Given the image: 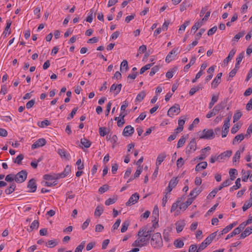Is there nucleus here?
Segmentation results:
<instances>
[{"label": "nucleus", "instance_id": "5", "mask_svg": "<svg viewBox=\"0 0 252 252\" xmlns=\"http://www.w3.org/2000/svg\"><path fill=\"white\" fill-rule=\"evenodd\" d=\"M180 112V105L178 104H174L170 107L167 112V115L170 117H172L174 113L177 114Z\"/></svg>", "mask_w": 252, "mask_h": 252}, {"label": "nucleus", "instance_id": "29", "mask_svg": "<svg viewBox=\"0 0 252 252\" xmlns=\"http://www.w3.org/2000/svg\"><path fill=\"white\" fill-rule=\"evenodd\" d=\"M81 143L85 148H88L91 145V142L86 138H82L80 141Z\"/></svg>", "mask_w": 252, "mask_h": 252}, {"label": "nucleus", "instance_id": "42", "mask_svg": "<svg viewBox=\"0 0 252 252\" xmlns=\"http://www.w3.org/2000/svg\"><path fill=\"white\" fill-rule=\"evenodd\" d=\"M108 132V129L105 127H101L99 128V133L100 136H104Z\"/></svg>", "mask_w": 252, "mask_h": 252}, {"label": "nucleus", "instance_id": "35", "mask_svg": "<svg viewBox=\"0 0 252 252\" xmlns=\"http://www.w3.org/2000/svg\"><path fill=\"white\" fill-rule=\"evenodd\" d=\"M178 182L177 177H173L169 181L168 185L174 189L177 186Z\"/></svg>", "mask_w": 252, "mask_h": 252}, {"label": "nucleus", "instance_id": "58", "mask_svg": "<svg viewBox=\"0 0 252 252\" xmlns=\"http://www.w3.org/2000/svg\"><path fill=\"white\" fill-rule=\"evenodd\" d=\"M116 201H117V198H109L105 201V204L106 205L109 206L111 204H113L115 203Z\"/></svg>", "mask_w": 252, "mask_h": 252}, {"label": "nucleus", "instance_id": "51", "mask_svg": "<svg viewBox=\"0 0 252 252\" xmlns=\"http://www.w3.org/2000/svg\"><path fill=\"white\" fill-rule=\"evenodd\" d=\"M205 29L204 28L200 29L199 32L197 33L195 35V40L198 41V40L200 38L201 35L205 32Z\"/></svg>", "mask_w": 252, "mask_h": 252}, {"label": "nucleus", "instance_id": "63", "mask_svg": "<svg viewBox=\"0 0 252 252\" xmlns=\"http://www.w3.org/2000/svg\"><path fill=\"white\" fill-rule=\"evenodd\" d=\"M77 110H78V108L77 107L74 108L72 109L71 112L68 115L67 119L68 120H69L70 119L73 118L74 116V115H75V114L76 113V112H77Z\"/></svg>", "mask_w": 252, "mask_h": 252}, {"label": "nucleus", "instance_id": "57", "mask_svg": "<svg viewBox=\"0 0 252 252\" xmlns=\"http://www.w3.org/2000/svg\"><path fill=\"white\" fill-rule=\"evenodd\" d=\"M108 189H109L108 185L105 184L99 188V189H98V191L100 193H103L105 192L106 191H107V190H108Z\"/></svg>", "mask_w": 252, "mask_h": 252}, {"label": "nucleus", "instance_id": "59", "mask_svg": "<svg viewBox=\"0 0 252 252\" xmlns=\"http://www.w3.org/2000/svg\"><path fill=\"white\" fill-rule=\"evenodd\" d=\"M217 192V188H215L207 196V199H210L214 198Z\"/></svg>", "mask_w": 252, "mask_h": 252}, {"label": "nucleus", "instance_id": "45", "mask_svg": "<svg viewBox=\"0 0 252 252\" xmlns=\"http://www.w3.org/2000/svg\"><path fill=\"white\" fill-rule=\"evenodd\" d=\"M146 245V243L141 244L139 239L135 240L132 244V246L141 248Z\"/></svg>", "mask_w": 252, "mask_h": 252}, {"label": "nucleus", "instance_id": "14", "mask_svg": "<svg viewBox=\"0 0 252 252\" xmlns=\"http://www.w3.org/2000/svg\"><path fill=\"white\" fill-rule=\"evenodd\" d=\"M222 73L221 72L217 74V76L213 80L212 83V87H214V88H216L218 85L220 83V79L222 76Z\"/></svg>", "mask_w": 252, "mask_h": 252}, {"label": "nucleus", "instance_id": "25", "mask_svg": "<svg viewBox=\"0 0 252 252\" xmlns=\"http://www.w3.org/2000/svg\"><path fill=\"white\" fill-rule=\"evenodd\" d=\"M16 187L15 183L13 182L10 184V186L5 190V193L6 194H10L15 190Z\"/></svg>", "mask_w": 252, "mask_h": 252}, {"label": "nucleus", "instance_id": "1", "mask_svg": "<svg viewBox=\"0 0 252 252\" xmlns=\"http://www.w3.org/2000/svg\"><path fill=\"white\" fill-rule=\"evenodd\" d=\"M151 244L153 248L156 249H160L163 246V241L160 233L157 232L152 235Z\"/></svg>", "mask_w": 252, "mask_h": 252}, {"label": "nucleus", "instance_id": "44", "mask_svg": "<svg viewBox=\"0 0 252 252\" xmlns=\"http://www.w3.org/2000/svg\"><path fill=\"white\" fill-rule=\"evenodd\" d=\"M230 175V179L231 180H234L236 177L234 176L235 174H237V171L235 169H230L229 171Z\"/></svg>", "mask_w": 252, "mask_h": 252}, {"label": "nucleus", "instance_id": "22", "mask_svg": "<svg viewBox=\"0 0 252 252\" xmlns=\"http://www.w3.org/2000/svg\"><path fill=\"white\" fill-rule=\"evenodd\" d=\"M178 50V48L176 49H173L171 52H170L167 55L165 62L167 63H169L171 61H172L173 59V54H175Z\"/></svg>", "mask_w": 252, "mask_h": 252}, {"label": "nucleus", "instance_id": "8", "mask_svg": "<svg viewBox=\"0 0 252 252\" xmlns=\"http://www.w3.org/2000/svg\"><path fill=\"white\" fill-rule=\"evenodd\" d=\"M46 143V140L44 138H40L38 139L32 145V149H35L36 148L42 147Z\"/></svg>", "mask_w": 252, "mask_h": 252}, {"label": "nucleus", "instance_id": "15", "mask_svg": "<svg viewBox=\"0 0 252 252\" xmlns=\"http://www.w3.org/2000/svg\"><path fill=\"white\" fill-rule=\"evenodd\" d=\"M236 52V50L234 48L232 49L230 52L229 53V54L224 60H223V63L224 64H227L229 61H231V60L233 58L234 55H235V53Z\"/></svg>", "mask_w": 252, "mask_h": 252}, {"label": "nucleus", "instance_id": "61", "mask_svg": "<svg viewBox=\"0 0 252 252\" xmlns=\"http://www.w3.org/2000/svg\"><path fill=\"white\" fill-rule=\"evenodd\" d=\"M34 103H35V99H31V100H30L26 103V108L27 109L31 108L32 107H33Z\"/></svg>", "mask_w": 252, "mask_h": 252}, {"label": "nucleus", "instance_id": "6", "mask_svg": "<svg viewBox=\"0 0 252 252\" xmlns=\"http://www.w3.org/2000/svg\"><path fill=\"white\" fill-rule=\"evenodd\" d=\"M139 198V195L136 192L133 194L129 198L128 201L126 202V206H129L135 204Z\"/></svg>", "mask_w": 252, "mask_h": 252}, {"label": "nucleus", "instance_id": "47", "mask_svg": "<svg viewBox=\"0 0 252 252\" xmlns=\"http://www.w3.org/2000/svg\"><path fill=\"white\" fill-rule=\"evenodd\" d=\"M240 233L238 232V230H237L236 228L232 231V232L228 234L225 238V240H228V239H230V238H232L234 236L239 234Z\"/></svg>", "mask_w": 252, "mask_h": 252}, {"label": "nucleus", "instance_id": "12", "mask_svg": "<svg viewBox=\"0 0 252 252\" xmlns=\"http://www.w3.org/2000/svg\"><path fill=\"white\" fill-rule=\"evenodd\" d=\"M194 199V197L189 198L187 200L183 203H181L180 205L179 208L180 210H185L189 206L191 205L193 200Z\"/></svg>", "mask_w": 252, "mask_h": 252}, {"label": "nucleus", "instance_id": "4", "mask_svg": "<svg viewBox=\"0 0 252 252\" xmlns=\"http://www.w3.org/2000/svg\"><path fill=\"white\" fill-rule=\"evenodd\" d=\"M197 148L196 139L195 138H192L187 147H186V153L187 154H189L192 152L196 151Z\"/></svg>", "mask_w": 252, "mask_h": 252}, {"label": "nucleus", "instance_id": "62", "mask_svg": "<svg viewBox=\"0 0 252 252\" xmlns=\"http://www.w3.org/2000/svg\"><path fill=\"white\" fill-rule=\"evenodd\" d=\"M153 231L154 229L152 228H151L150 229L148 230L147 231H146V232H144L143 237L147 238L148 239H149L151 237V234Z\"/></svg>", "mask_w": 252, "mask_h": 252}, {"label": "nucleus", "instance_id": "26", "mask_svg": "<svg viewBox=\"0 0 252 252\" xmlns=\"http://www.w3.org/2000/svg\"><path fill=\"white\" fill-rule=\"evenodd\" d=\"M166 157V156L164 153H162L158 156L156 161V166L157 167L161 164V162L164 160Z\"/></svg>", "mask_w": 252, "mask_h": 252}, {"label": "nucleus", "instance_id": "43", "mask_svg": "<svg viewBox=\"0 0 252 252\" xmlns=\"http://www.w3.org/2000/svg\"><path fill=\"white\" fill-rule=\"evenodd\" d=\"M174 245L175 247L181 248L184 246V243L183 241L177 239L174 241Z\"/></svg>", "mask_w": 252, "mask_h": 252}, {"label": "nucleus", "instance_id": "37", "mask_svg": "<svg viewBox=\"0 0 252 252\" xmlns=\"http://www.w3.org/2000/svg\"><path fill=\"white\" fill-rule=\"evenodd\" d=\"M94 13V10L93 8L91 9L88 14V16L86 18V21L89 23H92L93 20V14Z\"/></svg>", "mask_w": 252, "mask_h": 252}, {"label": "nucleus", "instance_id": "24", "mask_svg": "<svg viewBox=\"0 0 252 252\" xmlns=\"http://www.w3.org/2000/svg\"><path fill=\"white\" fill-rule=\"evenodd\" d=\"M232 152L231 151H225L218 156L220 159H225L226 158H229L232 154Z\"/></svg>", "mask_w": 252, "mask_h": 252}, {"label": "nucleus", "instance_id": "9", "mask_svg": "<svg viewBox=\"0 0 252 252\" xmlns=\"http://www.w3.org/2000/svg\"><path fill=\"white\" fill-rule=\"evenodd\" d=\"M134 132V129L133 127L131 126H126L123 132V135L124 136H131Z\"/></svg>", "mask_w": 252, "mask_h": 252}, {"label": "nucleus", "instance_id": "17", "mask_svg": "<svg viewBox=\"0 0 252 252\" xmlns=\"http://www.w3.org/2000/svg\"><path fill=\"white\" fill-rule=\"evenodd\" d=\"M58 154L61 158H63L67 160L69 159L70 155L66 154V151L63 149H59L57 151Z\"/></svg>", "mask_w": 252, "mask_h": 252}, {"label": "nucleus", "instance_id": "46", "mask_svg": "<svg viewBox=\"0 0 252 252\" xmlns=\"http://www.w3.org/2000/svg\"><path fill=\"white\" fill-rule=\"evenodd\" d=\"M46 244H47V245H48V246L49 247L52 248L55 247L56 245H57L58 244V242L56 240L54 239V240L48 241Z\"/></svg>", "mask_w": 252, "mask_h": 252}, {"label": "nucleus", "instance_id": "34", "mask_svg": "<svg viewBox=\"0 0 252 252\" xmlns=\"http://www.w3.org/2000/svg\"><path fill=\"white\" fill-rule=\"evenodd\" d=\"M202 21H197L196 22L194 25L192 27L191 32H193V33H195V32L201 27V26L202 25Z\"/></svg>", "mask_w": 252, "mask_h": 252}, {"label": "nucleus", "instance_id": "28", "mask_svg": "<svg viewBox=\"0 0 252 252\" xmlns=\"http://www.w3.org/2000/svg\"><path fill=\"white\" fill-rule=\"evenodd\" d=\"M188 135H187L186 136H185L184 135H183L181 138L179 140L177 145V148H180L182 147L184 144L186 142V138L188 137Z\"/></svg>", "mask_w": 252, "mask_h": 252}, {"label": "nucleus", "instance_id": "7", "mask_svg": "<svg viewBox=\"0 0 252 252\" xmlns=\"http://www.w3.org/2000/svg\"><path fill=\"white\" fill-rule=\"evenodd\" d=\"M28 188L30 189L29 192H35L37 188L36 180L34 178H32L29 180L27 185Z\"/></svg>", "mask_w": 252, "mask_h": 252}, {"label": "nucleus", "instance_id": "64", "mask_svg": "<svg viewBox=\"0 0 252 252\" xmlns=\"http://www.w3.org/2000/svg\"><path fill=\"white\" fill-rule=\"evenodd\" d=\"M248 225V223H246V221L243 222L241 223L238 227L236 228L238 230V232L240 233L245 227V226Z\"/></svg>", "mask_w": 252, "mask_h": 252}, {"label": "nucleus", "instance_id": "54", "mask_svg": "<svg viewBox=\"0 0 252 252\" xmlns=\"http://www.w3.org/2000/svg\"><path fill=\"white\" fill-rule=\"evenodd\" d=\"M241 126L238 125V124H235L231 129V132L232 134L236 133L240 129Z\"/></svg>", "mask_w": 252, "mask_h": 252}, {"label": "nucleus", "instance_id": "39", "mask_svg": "<svg viewBox=\"0 0 252 252\" xmlns=\"http://www.w3.org/2000/svg\"><path fill=\"white\" fill-rule=\"evenodd\" d=\"M23 155L20 154L16 158L13 159V161L14 163H17L18 165H20L22 164V160L23 159Z\"/></svg>", "mask_w": 252, "mask_h": 252}, {"label": "nucleus", "instance_id": "13", "mask_svg": "<svg viewBox=\"0 0 252 252\" xmlns=\"http://www.w3.org/2000/svg\"><path fill=\"white\" fill-rule=\"evenodd\" d=\"M71 172V167L69 165H67L63 171L61 173H58V175L60 178H63L67 176Z\"/></svg>", "mask_w": 252, "mask_h": 252}, {"label": "nucleus", "instance_id": "48", "mask_svg": "<svg viewBox=\"0 0 252 252\" xmlns=\"http://www.w3.org/2000/svg\"><path fill=\"white\" fill-rule=\"evenodd\" d=\"M85 241H82L81 244L75 249V252H82V250L85 247Z\"/></svg>", "mask_w": 252, "mask_h": 252}, {"label": "nucleus", "instance_id": "55", "mask_svg": "<svg viewBox=\"0 0 252 252\" xmlns=\"http://www.w3.org/2000/svg\"><path fill=\"white\" fill-rule=\"evenodd\" d=\"M181 203V200H179V199L175 202V203H174L172 205V207H171V212H173L174 211H175L176 209L177 208L178 206L179 205V204Z\"/></svg>", "mask_w": 252, "mask_h": 252}, {"label": "nucleus", "instance_id": "60", "mask_svg": "<svg viewBox=\"0 0 252 252\" xmlns=\"http://www.w3.org/2000/svg\"><path fill=\"white\" fill-rule=\"evenodd\" d=\"M159 70L158 66L156 65L152 68L151 71L150 72V76H153L156 72H157Z\"/></svg>", "mask_w": 252, "mask_h": 252}, {"label": "nucleus", "instance_id": "2", "mask_svg": "<svg viewBox=\"0 0 252 252\" xmlns=\"http://www.w3.org/2000/svg\"><path fill=\"white\" fill-rule=\"evenodd\" d=\"M15 182L17 183H22L27 179L28 172L26 170H22L21 171L15 174Z\"/></svg>", "mask_w": 252, "mask_h": 252}, {"label": "nucleus", "instance_id": "53", "mask_svg": "<svg viewBox=\"0 0 252 252\" xmlns=\"http://www.w3.org/2000/svg\"><path fill=\"white\" fill-rule=\"evenodd\" d=\"M143 168L142 166H138L137 169L134 174V178H137L139 177L142 173Z\"/></svg>", "mask_w": 252, "mask_h": 252}, {"label": "nucleus", "instance_id": "16", "mask_svg": "<svg viewBox=\"0 0 252 252\" xmlns=\"http://www.w3.org/2000/svg\"><path fill=\"white\" fill-rule=\"evenodd\" d=\"M251 233H252V226L251 227H247L246 229L242 232L240 235V238L244 239L250 235Z\"/></svg>", "mask_w": 252, "mask_h": 252}, {"label": "nucleus", "instance_id": "30", "mask_svg": "<svg viewBox=\"0 0 252 252\" xmlns=\"http://www.w3.org/2000/svg\"><path fill=\"white\" fill-rule=\"evenodd\" d=\"M229 126L230 125L224 124L221 133L222 137H225L227 136Z\"/></svg>", "mask_w": 252, "mask_h": 252}, {"label": "nucleus", "instance_id": "56", "mask_svg": "<svg viewBox=\"0 0 252 252\" xmlns=\"http://www.w3.org/2000/svg\"><path fill=\"white\" fill-rule=\"evenodd\" d=\"M154 218V219L152 220V222H153V225H152V227L151 228H152L153 229H154L155 228L158 227V217H153Z\"/></svg>", "mask_w": 252, "mask_h": 252}, {"label": "nucleus", "instance_id": "11", "mask_svg": "<svg viewBox=\"0 0 252 252\" xmlns=\"http://www.w3.org/2000/svg\"><path fill=\"white\" fill-rule=\"evenodd\" d=\"M228 98H226L224 99L223 101H221L220 103L217 104L214 108L215 109V110L219 113V112L223 109H224L226 106V103L227 102Z\"/></svg>", "mask_w": 252, "mask_h": 252}, {"label": "nucleus", "instance_id": "50", "mask_svg": "<svg viewBox=\"0 0 252 252\" xmlns=\"http://www.w3.org/2000/svg\"><path fill=\"white\" fill-rule=\"evenodd\" d=\"M242 114L241 112L237 111L236 112L233 116V123L238 121L241 117Z\"/></svg>", "mask_w": 252, "mask_h": 252}, {"label": "nucleus", "instance_id": "40", "mask_svg": "<svg viewBox=\"0 0 252 252\" xmlns=\"http://www.w3.org/2000/svg\"><path fill=\"white\" fill-rule=\"evenodd\" d=\"M103 212V208L101 206H97L94 211V216L99 217Z\"/></svg>", "mask_w": 252, "mask_h": 252}, {"label": "nucleus", "instance_id": "52", "mask_svg": "<svg viewBox=\"0 0 252 252\" xmlns=\"http://www.w3.org/2000/svg\"><path fill=\"white\" fill-rule=\"evenodd\" d=\"M153 65V63H149L145 65L140 69V73L143 74L145 71L150 69Z\"/></svg>", "mask_w": 252, "mask_h": 252}, {"label": "nucleus", "instance_id": "41", "mask_svg": "<svg viewBox=\"0 0 252 252\" xmlns=\"http://www.w3.org/2000/svg\"><path fill=\"white\" fill-rule=\"evenodd\" d=\"M124 69H125V71H126L128 69V63L126 60H123L121 63L120 70L121 71H123Z\"/></svg>", "mask_w": 252, "mask_h": 252}, {"label": "nucleus", "instance_id": "3", "mask_svg": "<svg viewBox=\"0 0 252 252\" xmlns=\"http://www.w3.org/2000/svg\"><path fill=\"white\" fill-rule=\"evenodd\" d=\"M215 137V133L212 129H204L202 131V135L200 139H212Z\"/></svg>", "mask_w": 252, "mask_h": 252}, {"label": "nucleus", "instance_id": "49", "mask_svg": "<svg viewBox=\"0 0 252 252\" xmlns=\"http://www.w3.org/2000/svg\"><path fill=\"white\" fill-rule=\"evenodd\" d=\"M218 114V113L217 112L216 110H215V109L213 108L211 111H210L208 114L206 115V117L207 118H210L212 117L213 116H215Z\"/></svg>", "mask_w": 252, "mask_h": 252}, {"label": "nucleus", "instance_id": "20", "mask_svg": "<svg viewBox=\"0 0 252 252\" xmlns=\"http://www.w3.org/2000/svg\"><path fill=\"white\" fill-rule=\"evenodd\" d=\"M39 222L37 220H34L32 223L30 228H27V230L29 232L32 231L33 229H37L39 227Z\"/></svg>", "mask_w": 252, "mask_h": 252}, {"label": "nucleus", "instance_id": "38", "mask_svg": "<svg viewBox=\"0 0 252 252\" xmlns=\"http://www.w3.org/2000/svg\"><path fill=\"white\" fill-rule=\"evenodd\" d=\"M146 93L144 91L140 92L137 95L135 100L141 102L145 97Z\"/></svg>", "mask_w": 252, "mask_h": 252}, {"label": "nucleus", "instance_id": "31", "mask_svg": "<svg viewBox=\"0 0 252 252\" xmlns=\"http://www.w3.org/2000/svg\"><path fill=\"white\" fill-rule=\"evenodd\" d=\"M202 190L198 189V188H195L189 193V196L191 197H196L201 192Z\"/></svg>", "mask_w": 252, "mask_h": 252}, {"label": "nucleus", "instance_id": "32", "mask_svg": "<svg viewBox=\"0 0 252 252\" xmlns=\"http://www.w3.org/2000/svg\"><path fill=\"white\" fill-rule=\"evenodd\" d=\"M202 88V86L201 84H199L196 87L191 88L189 92V95H193L196 92L198 91L199 90H201Z\"/></svg>", "mask_w": 252, "mask_h": 252}, {"label": "nucleus", "instance_id": "36", "mask_svg": "<svg viewBox=\"0 0 252 252\" xmlns=\"http://www.w3.org/2000/svg\"><path fill=\"white\" fill-rule=\"evenodd\" d=\"M5 181L7 182H13L14 181H15V174L12 173L8 174L5 177Z\"/></svg>", "mask_w": 252, "mask_h": 252}, {"label": "nucleus", "instance_id": "21", "mask_svg": "<svg viewBox=\"0 0 252 252\" xmlns=\"http://www.w3.org/2000/svg\"><path fill=\"white\" fill-rule=\"evenodd\" d=\"M207 162L206 161H203L198 163L195 166V171H199L201 169H205L207 166Z\"/></svg>", "mask_w": 252, "mask_h": 252}, {"label": "nucleus", "instance_id": "27", "mask_svg": "<svg viewBox=\"0 0 252 252\" xmlns=\"http://www.w3.org/2000/svg\"><path fill=\"white\" fill-rule=\"evenodd\" d=\"M245 135L241 133L236 135L233 140L232 144L235 145L238 142L242 141L245 138Z\"/></svg>", "mask_w": 252, "mask_h": 252}, {"label": "nucleus", "instance_id": "33", "mask_svg": "<svg viewBox=\"0 0 252 252\" xmlns=\"http://www.w3.org/2000/svg\"><path fill=\"white\" fill-rule=\"evenodd\" d=\"M129 224H130V221L128 220H126V221H125L122 224V228L121 229V232L122 233L125 232L127 230Z\"/></svg>", "mask_w": 252, "mask_h": 252}, {"label": "nucleus", "instance_id": "10", "mask_svg": "<svg viewBox=\"0 0 252 252\" xmlns=\"http://www.w3.org/2000/svg\"><path fill=\"white\" fill-rule=\"evenodd\" d=\"M186 225L185 221L183 220H178L175 223L176 229L177 233L181 232L184 229Z\"/></svg>", "mask_w": 252, "mask_h": 252}, {"label": "nucleus", "instance_id": "18", "mask_svg": "<svg viewBox=\"0 0 252 252\" xmlns=\"http://www.w3.org/2000/svg\"><path fill=\"white\" fill-rule=\"evenodd\" d=\"M43 179L45 180H54L59 179L58 174L53 173L52 174H45L43 176Z\"/></svg>", "mask_w": 252, "mask_h": 252}, {"label": "nucleus", "instance_id": "19", "mask_svg": "<svg viewBox=\"0 0 252 252\" xmlns=\"http://www.w3.org/2000/svg\"><path fill=\"white\" fill-rule=\"evenodd\" d=\"M191 6V5L188 0H184L180 4V11L183 12Z\"/></svg>", "mask_w": 252, "mask_h": 252}, {"label": "nucleus", "instance_id": "23", "mask_svg": "<svg viewBox=\"0 0 252 252\" xmlns=\"http://www.w3.org/2000/svg\"><path fill=\"white\" fill-rule=\"evenodd\" d=\"M11 24H12V21H11V20L9 19L6 21V25L4 31L2 33V34L4 35V36H6L7 32H8V34H10L11 31L10 30V27L11 25Z\"/></svg>", "mask_w": 252, "mask_h": 252}]
</instances>
